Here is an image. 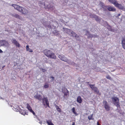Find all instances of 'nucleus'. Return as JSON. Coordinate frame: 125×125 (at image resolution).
I'll return each mask as SVG.
<instances>
[{
	"instance_id": "nucleus-1",
	"label": "nucleus",
	"mask_w": 125,
	"mask_h": 125,
	"mask_svg": "<svg viewBox=\"0 0 125 125\" xmlns=\"http://www.w3.org/2000/svg\"><path fill=\"white\" fill-rule=\"evenodd\" d=\"M34 97L35 98L38 99L39 101H41L42 100V103L43 105L44 106L45 105V104L44 103L45 102L46 105L48 107L50 108L49 101L47 97H44L42 99V96L40 94H38L35 95Z\"/></svg>"
},
{
	"instance_id": "nucleus-2",
	"label": "nucleus",
	"mask_w": 125,
	"mask_h": 125,
	"mask_svg": "<svg viewBox=\"0 0 125 125\" xmlns=\"http://www.w3.org/2000/svg\"><path fill=\"white\" fill-rule=\"evenodd\" d=\"M43 53L48 58L54 59L56 58V56L54 53L49 50H45L43 51Z\"/></svg>"
},
{
	"instance_id": "nucleus-3",
	"label": "nucleus",
	"mask_w": 125,
	"mask_h": 125,
	"mask_svg": "<svg viewBox=\"0 0 125 125\" xmlns=\"http://www.w3.org/2000/svg\"><path fill=\"white\" fill-rule=\"evenodd\" d=\"M111 99L114 104L118 107H120L119 103V100L118 98L116 96L112 97Z\"/></svg>"
},
{
	"instance_id": "nucleus-4",
	"label": "nucleus",
	"mask_w": 125,
	"mask_h": 125,
	"mask_svg": "<svg viewBox=\"0 0 125 125\" xmlns=\"http://www.w3.org/2000/svg\"><path fill=\"white\" fill-rule=\"evenodd\" d=\"M0 43L1 44L0 46H9L8 42L4 40H0Z\"/></svg>"
},
{
	"instance_id": "nucleus-5",
	"label": "nucleus",
	"mask_w": 125,
	"mask_h": 125,
	"mask_svg": "<svg viewBox=\"0 0 125 125\" xmlns=\"http://www.w3.org/2000/svg\"><path fill=\"white\" fill-rule=\"evenodd\" d=\"M89 85L90 87L97 94H99V91L98 90V88L95 86L94 85L89 84Z\"/></svg>"
},
{
	"instance_id": "nucleus-6",
	"label": "nucleus",
	"mask_w": 125,
	"mask_h": 125,
	"mask_svg": "<svg viewBox=\"0 0 125 125\" xmlns=\"http://www.w3.org/2000/svg\"><path fill=\"white\" fill-rule=\"evenodd\" d=\"M58 57L60 58L61 60L67 62L68 63H69V61L67 58L65 57L64 55H59L58 56Z\"/></svg>"
},
{
	"instance_id": "nucleus-7",
	"label": "nucleus",
	"mask_w": 125,
	"mask_h": 125,
	"mask_svg": "<svg viewBox=\"0 0 125 125\" xmlns=\"http://www.w3.org/2000/svg\"><path fill=\"white\" fill-rule=\"evenodd\" d=\"M103 103L106 111H109L110 110V107L108 104L107 102L106 101L104 100L103 102Z\"/></svg>"
},
{
	"instance_id": "nucleus-8",
	"label": "nucleus",
	"mask_w": 125,
	"mask_h": 125,
	"mask_svg": "<svg viewBox=\"0 0 125 125\" xmlns=\"http://www.w3.org/2000/svg\"><path fill=\"white\" fill-rule=\"evenodd\" d=\"M115 6L120 10H123L124 9V7L121 4L118 3L117 2Z\"/></svg>"
},
{
	"instance_id": "nucleus-9",
	"label": "nucleus",
	"mask_w": 125,
	"mask_h": 125,
	"mask_svg": "<svg viewBox=\"0 0 125 125\" xmlns=\"http://www.w3.org/2000/svg\"><path fill=\"white\" fill-rule=\"evenodd\" d=\"M12 5L14 7L15 9L17 10L20 11H21L22 7L15 4H13Z\"/></svg>"
},
{
	"instance_id": "nucleus-10",
	"label": "nucleus",
	"mask_w": 125,
	"mask_h": 125,
	"mask_svg": "<svg viewBox=\"0 0 125 125\" xmlns=\"http://www.w3.org/2000/svg\"><path fill=\"white\" fill-rule=\"evenodd\" d=\"M107 9L109 11H115L116 10L115 8L111 6H107Z\"/></svg>"
},
{
	"instance_id": "nucleus-11",
	"label": "nucleus",
	"mask_w": 125,
	"mask_h": 125,
	"mask_svg": "<svg viewBox=\"0 0 125 125\" xmlns=\"http://www.w3.org/2000/svg\"><path fill=\"white\" fill-rule=\"evenodd\" d=\"M20 11L22 13L24 14H26L28 12V10L26 9H25L23 8L22 7L21 11Z\"/></svg>"
},
{
	"instance_id": "nucleus-12",
	"label": "nucleus",
	"mask_w": 125,
	"mask_h": 125,
	"mask_svg": "<svg viewBox=\"0 0 125 125\" xmlns=\"http://www.w3.org/2000/svg\"><path fill=\"white\" fill-rule=\"evenodd\" d=\"M92 16L93 18H94L96 21H100V19L98 16L94 14Z\"/></svg>"
},
{
	"instance_id": "nucleus-13",
	"label": "nucleus",
	"mask_w": 125,
	"mask_h": 125,
	"mask_svg": "<svg viewBox=\"0 0 125 125\" xmlns=\"http://www.w3.org/2000/svg\"><path fill=\"white\" fill-rule=\"evenodd\" d=\"M77 102L79 103H81L82 102V100L81 96H78V97L77 98Z\"/></svg>"
},
{
	"instance_id": "nucleus-14",
	"label": "nucleus",
	"mask_w": 125,
	"mask_h": 125,
	"mask_svg": "<svg viewBox=\"0 0 125 125\" xmlns=\"http://www.w3.org/2000/svg\"><path fill=\"white\" fill-rule=\"evenodd\" d=\"M122 43L123 48L125 49V38H123L122 41Z\"/></svg>"
},
{
	"instance_id": "nucleus-15",
	"label": "nucleus",
	"mask_w": 125,
	"mask_h": 125,
	"mask_svg": "<svg viewBox=\"0 0 125 125\" xmlns=\"http://www.w3.org/2000/svg\"><path fill=\"white\" fill-rule=\"evenodd\" d=\"M46 122L48 125H54V124L52 122L51 120H46Z\"/></svg>"
},
{
	"instance_id": "nucleus-16",
	"label": "nucleus",
	"mask_w": 125,
	"mask_h": 125,
	"mask_svg": "<svg viewBox=\"0 0 125 125\" xmlns=\"http://www.w3.org/2000/svg\"><path fill=\"white\" fill-rule=\"evenodd\" d=\"M109 2L113 4L114 5H115L117 1L115 0H108Z\"/></svg>"
},
{
	"instance_id": "nucleus-17",
	"label": "nucleus",
	"mask_w": 125,
	"mask_h": 125,
	"mask_svg": "<svg viewBox=\"0 0 125 125\" xmlns=\"http://www.w3.org/2000/svg\"><path fill=\"white\" fill-rule=\"evenodd\" d=\"M85 35L90 37L92 38L93 37V35L91 34L88 31H87V32Z\"/></svg>"
},
{
	"instance_id": "nucleus-18",
	"label": "nucleus",
	"mask_w": 125,
	"mask_h": 125,
	"mask_svg": "<svg viewBox=\"0 0 125 125\" xmlns=\"http://www.w3.org/2000/svg\"><path fill=\"white\" fill-rule=\"evenodd\" d=\"M102 5V7L104 9V11H106L107 10L106 9H107V6H105L104 4L103 3H102L101 4Z\"/></svg>"
},
{
	"instance_id": "nucleus-19",
	"label": "nucleus",
	"mask_w": 125,
	"mask_h": 125,
	"mask_svg": "<svg viewBox=\"0 0 125 125\" xmlns=\"http://www.w3.org/2000/svg\"><path fill=\"white\" fill-rule=\"evenodd\" d=\"M26 49L27 51H29L30 52H32L33 51L32 50L30 49L28 45L26 46Z\"/></svg>"
},
{
	"instance_id": "nucleus-20",
	"label": "nucleus",
	"mask_w": 125,
	"mask_h": 125,
	"mask_svg": "<svg viewBox=\"0 0 125 125\" xmlns=\"http://www.w3.org/2000/svg\"><path fill=\"white\" fill-rule=\"evenodd\" d=\"M11 16L13 17L17 18H20V16L17 14H12Z\"/></svg>"
},
{
	"instance_id": "nucleus-21",
	"label": "nucleus",
	"mask_w": 125,
	"mask_h": 125,
	"mask_svg": "<svg viewBox=\"0 0 125 125\" xmlns=\"http://www.w3.org/2000/svg\"><path fill=\"white\" fill-rule=\"evenodd\" d=\"M93 114H92L88 116V119L89 120H93L94 118H93Z\"/></svg>"
},
{
	"instance_id": "nucleus-22",
	"label": "nucleus",
	"mask_w": 125,
	"mask_h": 125,
	"mask_svg": "<svg viewBox=\"0 0 125 125\" xmlns=\"http://www.w3.org/2000/svg\"><path fill=\"white\" fill-rule=\"evenodd\" d=\"M27 108L28 110H29L30 111H31V110H32L30 106L29 105V104H27Z\"/></svg>"
},
{
	"instance_id": "nucleus-23",
	"label": "nucleus",
	"mask_w": 125,
	"mask_h": 125,
	"mask_svg": "<svg viewBox=\"0 0 125 125\" xmlns=\"http://www.w3.org/2000/svg\"><path fill=\"white\" fill-rule=\"evenodd\" d=\"M68 91V90H67V89L65 87H64L62 88V92L63 93L67 92V91Z\"/></svg>"
},
{
	"instance_id": "nucleus-24",
	"label": "nucleus",
	"mask_w": 125,
	"mask_h": 125,
	"mask_svg": "<svg viewBox=\"0 0 125 125\" xmlns=\"http://www.w3.org/2000/svg\"><path fill=\"white\" fill-rule=\"evenodd\" d=\"M44 87L45 88H47L49 87V84L47 83H45L44 85Z\"/></svg>"
},
{
	"instance_id": "nucleus-25",
	"label": "nucleus",
	"mask_w": 125,
	"mask_h": 125,
	"mask_svg": "<svg viewBox=\"0 0 125 125\" xmlns=\"http://www.w3.org/2000/svg\"><path fill=\"white\" fill-rule=\"evenodd\" d=\"M72 111L74 113V114H75L76 115H78V114H77L76 112H75V109L74 107H73L72 108Z\"/></svg>"
},
{
	"instance_id": "nucleus-26",
	"label": "nucleus",
	"mask_w": 125,
	"mask_h": 125,
	"mask_svg": "<svg viewBox=\"0 0 125 125\" xmlns=\"http://www.w3.org/2000/svg\"><path fill=\"white\" fill-rule=\"evenodd\" d=\"M64 94V95L66 97L68 96L69 95V92L68 91L67 92H65L63 93Z\"/></svg>"
},
{
	"instance_id": "nucleus-27",
	"label": "nucleus",
	"mask_w": 125,
	"mask_h": 125,
	"mask_svg": "<svg viewBox=\"0 0 125 125\" xmlns=\"http://www.w3.org/2000/svg\"><path fill=\"white\" fill-rule=\"evenodd\" d=\"M17 41L16 40V39H12V43L14 44Z\"/></svg>"
},
{
	"instance_id": "nucleus-28",
	"label": "nucleus",
	"mask_w": 125,
	"mask_h": 125,
	"mask_svg": "<svg viewBox=\"0 0 125 125\" xmlns=\"http://www.w3.org/2000/svg\"><path fill=\"white\" fill-rule=\"evenodd\" d=\"M14 44L16 46L18 47H19L20 46V44L17 42Z\"/></svg>"
},
{
	"instance_id": "nucleus-29",
	"label": "nucleus",
	"mask_w": 125,
	"mask_h": 125,
	"mask_svg": "<svg viewBox=\"0 0 125 125\" xmlns=\"http://www.w3.org/2000/svg\"><path fill=\"white\" fill-rule=\"evenodd\" d=\"M106 78L108 79H109V80H112V78H111V77L109 75H107L106 76Z\"/></svg>"
},
{
	"instance_id": "nucleus-30",
	"label": "nucleus",
	"mask_w": 125,
	"mask_h": 125,
	"mask_svg": "<svg viewBox=\"0 0 125 125\" xmlns=\"http://www.w3.org/2000/svg\"><path fill=\"white\" fill-rule=\"evenodd\" d=\"M57 110L58 112H61V110L59 108L57 109Z\"/></svg>"
},
{
	"instance_id": "nucleus-31",
	"label": "nucleus",
	"mask_w": 125,
	"mask_h": 125,
	"mask_svg": "<svg viewBox=\"0 0 125 125\" xmlns=\"http://www.w3.org/2000/svg\"><path fill=\"white\" fill-rule=\"evenodd\" d=\"M71 34L73 35H75V37H76V36L77 34L75 32H73L71 33Z\"/></svg>"
},
{
	"instance_id": "nucleus-32",
	"label": "nucleus",
	"mask_w": 125,
	"mask_h": 125,
	"mask_svg": "<svg viewBox=\"0 0 125 125\" xmlns=\"http://www.w3.org/2000/svg\"><path fill=\"white\" fill-rule=\"evenodd\" d=\"M50 78L52 79V81H53L54 79V77L53 76H51L50 77Z\"/></svg>"
},
{
	"instance_id": "nucleus-33",
	"label": "nucleus",
	"mask_w": 125,
	"mask_h": 125,
	"mask_svg": "<svg viewBox=\"0 0 125 125\" xmlns=\"http://www.w3.org/2000/svg\"><path fill=\"white\" fill-rule=\"evenodd\" d=\"M42 72H46V70L45 69H42Z\"/></svg>"
},
{
	"instance_id": "nucleus-34",
	"label": "nucleus",
	"mask_w": 125,
	"mask_h": 125,
	"mask_svg": "<svg viewBox=\"0 0 125 125\" xmlns=\"http://www.w3.org/2000/svg\"><path fill=\"white\" fill-rule=\"evenodd\" d=\"M30 112H31L34 115L35 114V113L32 110V109L31 110V111H30Z\"/></svg>"
},
{
	"instance_id": "nucleus-35",
	"label": "nucleus",
	"mask_w": 125,
	"mask_h": 125,
	"mask_svg": "<svg viewBox=\"0 0 125 125\" xmlns=\"http://www.w3.org/2000/svg\"><path fill=\"white\" fill-rule=\"evenodd\" d=\"M55 108H56V110H57V109H58V108H59V106H57V105H55Z\"/></svg>"
},
{
	"instance_id": "nucleus-36",
	"label": "nucleus",
	"mask_w": 125,
	"mask_h": 125,
	"mask_svg": "<svg viewBox=\"0 0 125 125\" xmlns=\"http://www.w3.org/2000/svg\"><path fill=\"white\" fill-rule=\"evenodd\" d=\"M55 108H56V110H57V109H58V108H59V106H57V105H55Z\"/></svg>"
},
{
	"instance_id": "nucleus-37",
	"label": "nucleus",
	"mask_w": 125,
	"mask_h": 125,
	"mask_svg": "<svg viewBox=\"0 0 125 125\" xmlns=\"http://www.w3.org/2000/svg\"><path fill=\"white\" fill-rule=\"evenodd\" d=\"M3 52L2 51V50L0 49V53H2Z\"/></svg>"
},
{
	"instance_id": "nucleus-38",
	"label": "nucleus",
	"mask_w": 125,
	"mask_h": 125,
	"mask_svg": "<svg viewBox=\"0 0 125 125\" xmlns=\"http://www.w3.org/2000/svg\"><path fill=\"white\" fill-rule=\"evenodd\" d=\"M97 125H101L99 124V123L98 122H97Z\"/></svg>"
},
{
	"instance_id": "nucleus-39",
	"label": "nucleus",
	"mask_w": 125,
	"mask_h": 125,
	"mask_svg": "<svg viewBox=\"0 0 125 125\" xmlns=\"http://www.w3.org/2000/svg\"><path fill=\"white\" fill-rule=\"evenodd\" d=\"M75 125V123L74 122H73L72 123V125Z\"/></svg>"
},
{
	"instance_id": "nucleus-40",
	"label": "nucleus",
	"mask_w": 125,
	"mask_h": 125,
	"mask_svg": "<svg viewBox=\"0 0 125 125\" xmlns=\"http://www.w3.org/2000/svg\"><path fill=\"white\" fill-rule=\"evenodd\" d=\"M120 15V14H118L117 16H119Z\"/></svg>"
},
{
	"instance_id": "nucleus-41",
	"label": "nucleus",
	"mask_w": 125,
	"mask_h": 125,
	"mask_svg": "<svg viewBox=\"0 0 125 125\" xmlns=\"http://www.w3.org/2000/svg\"><path fill=\"white\" fill-rule=\"evenodd\" d=\"M109 26L110 28H111V27L110 26Z\"/></svg>"
},
{
	"instance_id": "nucleus-42",
	"label": "nucleus",
	"mask_w": 125,
	"mask_h": 125,
	"mask_svg": "<svg viewBox=\"0 0 125 125\" xmlns=\"http://www.w3.org/2000/svg\"><path fill=\"white\" fill-rule=\"evenodd\" d=\"M87 83H89V82H87Z\"/></svg>"
}]
</instances>
